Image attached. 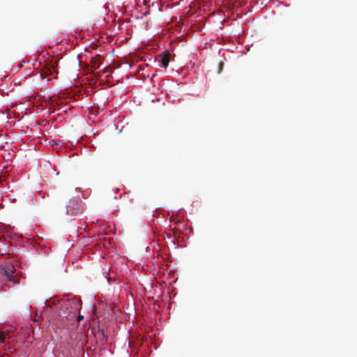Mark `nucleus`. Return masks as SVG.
<instances>
[{
  "instance_id": "1",
  "label": "nucleus",
  "mask_w": 357,
  "mask_h": 357,
  "mask_svg": "<svg viewBox=\"0 0 357 357\" xmlns=\"http://www.w3.org/2000/svg\"><path fill=\"white\" fill-rule=\"evenodd\" d=\"M66 213L69 215H78L82 211V202L70 199L66 206Z\"/></svg>"
},
{
  "instance_id": "2",
  "label": "nucleus",
  "mask_w": 357,
  "mask_h": 357,
  "mask_svg": "<svg viewBox=\"0 0 357 357\" xmlns=\"http://www.w3.org/2000/svg\"><path fill=\"white\" fill-rule=\"evenodd\" d=\"M57 61H51L50 63H46L45 68L43 70L44 75L47 77H50L54 73L58 74L56 69Z\"/></svg>"
},
{
  "instance_id": "3",
  "label": "nucleus",
  "mask_w": 357,
  "mask_h": 357,
  "mask_svg": "<svg viewBox=\"0 0 357 357\" xmlns=\"http://www.w3.org/2000/svg\"><path fill=\"white\" fill-rule=\"evenodd\" d=\"M1 270L3 271V275L12 282L17 283L18 280L15 275V270L13 266L2 267Z\"/></svg>"
},
{
  "instance_id": "4",
  "label": "nucleus",
  "mask_w": 357,
  "mask_h": 357,
  "mask_svg": "<svg viewBox=\"0 0 357 357\" xmlns=\"http://www.w3.org/2000/svg\"><path fill=\"white\" fill-rule=\"evenodd\" d=\"M170 59V53L169 52H164L161 58L162 66L167 68L169 65Z\"/></svg>"
},
{
  "instance_id": "5",
  "label": "nucleus",
  "mask_w": 357,
  "mask_h": 357,
  "mask_svg": "<svg viewBox=\"0 0 357 357\" xmlns=\"http://www.w3.org/2000/svg\"><path fill=\"white\" fill-rule=\"evenodd\" d=\"M100 59V56L99 55L97 56L96 58L91 59V66L94 69H98L100 67V66L101 64Z\"/></svg>"
},
{
  "instance_id": "6",
  "label": "nucleus",
  "mask_w": 357,
  "mask_h": 357,
  "mask_svg": "<svg viewBox=\"0 0 357 357\" xmlns=\"http://www.w3.org/2000/svg\"><path fill=\"white\" fill-rule=\"evenodd\" d=\"M6 337V334L2 331H0V342H4Z\"/></svg>"
},
{
  "instance_id": "7",
  "label": "nucleus",
  "mask_w": 357,
  "mask_h": 357,
  "mask_svg": "<svg viewBox=\"0 0 357 357\" xmlns=\"http://www.w3.org/2000/svg\"><path fill=\"white\" fill-rule=\"evenodd\" d=\"M83 319H84V317H83L82 315L79 314V317H78V320H79V321H81V320H82Z\"/></svg>"
}]
</instances>
